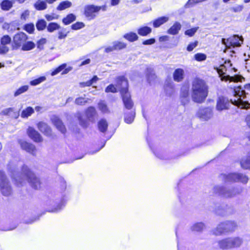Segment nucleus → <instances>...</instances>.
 Segmentation results:
<instances>
[{
    "label": "nucleus",
    "mask_w": 250,
    "mask_h": 250,
    "mask_svg": "<svg viewBox=\"0 0 250 250\" xmlns=\"http://www.w3.org/2000/svg\"><path fill=\"white\" fill-rule=\"evenodd\" d=\"M35 47V44L32 42H24L22 45L21 49L23 51H29L33 49Z\"/></svg>",
    "instance_id": "ea45409f"
},
{
    "label": "nucleus",
    "mask_w": 250,
    "mask_h": 250,
    "mask_svg": "<svg viewBox=\"0 0 250 250\" xmlns=\"http://www.w3.org/2000/svg\"><path fill=\"white\" fill-rule=\"evenodd\" d=\"M154 153L156 157L162 160H169L172 159L166 152L164 151H157L154 152Z\"/></svg>",
    "instance_id": "e433bc0d"
},
{
    "label": "nucleus",
    "mask_w": 250,
    "mask_h": 250,
    "mask_svg": "<svg viewBox=\"0 0 250 250\" xmlns=\"http://www.w3.org/2000/svg\"><path fill=\"white\" fill-rule=\"evenodd\" d=\"M89 100L90 99L87 98L80 97L75 99L74 103L78 105H83L87 103Z\"/></svg>",
    "instance_id": "4c0bfd02"
},
{
    "label": "nucleus",
    "mask_w": 250,
    "mask_h": 250,
    "mask_svg": "<svg viewBox=\"0 0 250 250\" xmlns=\"http://www.w3.org/2000/svg\"><path fill=\"white\" fill-rule=\"evenodd\" d=\"M76 19V16L73 14H69L62 19V22L65 25H68L75 21Z\"/></svg>",
    "instance_id": "72a5a7b5"
},
{
    "label": "nucleus",
    "mask_w": 250,
    "mask_h": 250,
    "mask_svg": "<svg viewBox=\"0 0 250 250\" xmlns=\"http://www.w3.org/2000/svg\"><path fill=\"white\" fill-rule=\"evenodd\" d=\"M72 6L71 2L66 0L61 2L57 7L58 10L62 11L66 8H69Z\"/></svg>",
    "instance_id": "473e14b6"
},
{
    "label": "nucleus",
    "mask_w": 250,
    "mask_h": 250,
    "mask_svg": "<svg viewBox=\"0 0 250 250\" xmlns=\"http://www.w3.org/2000/svg\"><path fill=\"white\" fill-rule=\"evenodd\" d=\"M9 47L5 45H3L1 43L0 44V54H5L9 51Z\"/></svg>",
    "instance_id": "6e6d98bb"
},
{
    "label": "nucleus",
    "mask_w": 250,
    "mask_h": 250,
    "mask_svg": "<svg viewBox=\"0 0 250 250\" xmlns=\"http://www.w3.org/2000/svg\"><path fill=\"white\" fill-rule=\"evenodd\" d=\"M98 80V78L96 76H94L91 80L86 82H82L80 83V85L81 87L85 86H89L95 83Z\"/></svg>",
    "instance_id": "58836bf2"
},
{
    "label": "nucleus",
    "mask_w": 250,
    "mask_h": 250,
    "mask_svg": "<svg viewBox=\"0 0 250 250\" xmlns=\"http://www.w3.org/2000/svg\"><path fill=\"white\" fill-rule=\"evenodd\" d=\"M101 9L105 10V6H98L94 5H89L84 7V15L89 19H93L95 16V13L99 12Z\"/></svg>",
    "instance_id": "9b49d317"
},
{
    "label": "nucleus",
    "mask_w": 250,
    "mask_h": 250,
    "mask_svg": "<svg viewBox=\"0 0 250 250\" xmlns=\"http://www.w3.org/2000/svg\"><path fill=\"white\" fill-rule=\"evenodd\" d=\"M198 44V42L195 41L193 42L190 43L187 47V50L188 51H191L195 48Z\"/></svg>",
    "instance_id": "680f3d73"
},
{
    "label": "nucleus",
    "mask_w": 250,
    "mask_h": 250,
    "mask_svg": "<svg viewBox=\"0 0 250 250\" xmlns=\"http://www.w3.org/2000/svg\"><path fill=\"white\" fill-rule=\"evenodd\" d=\"M189 97V88L186 85L183 86L181 89L180 97Z\"/></svg>",
    "instance_id": "09e8293b"
},
{
    "label": "nucleus",
    "mask_w": 250,
    "mask_h": 250,
    "mask_svg": "<svg viewBox=\"0 0 250 250\" xmlns=\"http://www.w3.org/2000/svg\"><path fill=\"white\" fill-rule=\"evenodd\" d=\"M11 42V37L8 35H4L0 39V43L3 45H6L9 44Z\"/></svg>",
    "instance_id": "49530a36"
},
{
    "label": "nucleus",
    "mask_w": 250,
    "mask_h": 250,
    "mask_svg": "<svg viewBox=\"0 0 250 250\" xmlns=\"http://www.w3.org/2000/svg\"><path fill=\"white\" fill-rule=\"evenodd\" d=\"M24 29L30 34L32 33L35 30L34 25L32 23L26 24L24 26Z\"/></svg>",
    "instance_id": "8fccbe9b"
},
{
    "label": "nucleus",
    "mask_w": 250,
    "mask_h": 250,
    "mask_svg": "<svg viewBox=\"0 0 250 250\" xmlns=\"http://www.w3.org/2000/svg\"><path fill=\"white\" fill-rule=\"evenodd\" d=\"M9 172L15 184L17 186H22L26 181H28L31 186L36 189L41 188V182L38 178L26 166H23L21 172L18 171L17 165L15 162H10L7 166Z\"/></svg>",
    "instance_id": "f257e3e1"
},
{
    "label": "nucleus",
    "mask_w": 250,
    "mask_h": 250,
    "mask_svg": "<svg viewBox=\"0 0 250 250\" xmlns=\"http://www.w3.org/2000/svg\"><path fill=\"white\" fill-rule=\"evenodd\" d=\"M39 129L46 135H51V130L50 127L45 123L40 122L38 124Z\"/></svg>",
    "instance_id": "6ab92c4d"
},
{
    "label": "nucleus",
    "mask_w": 250,
    "mask_h": 250,
    "mask_svg": "<svg viewBox=\"0 0 250 250\" xmlns=\"http://www.w3.org/2000/svg\"><path fill=\"white\" fill-rule=\"evenodd\" d=\"M47 30L49 32H53L56 30L60 28V26L56 22H50L46 26Z\"/></svg>",
    "instance_id": "79ce46f5"
},
{
    "label": "nucleus",
    "mask_w": 250,
    "mask_h": 250,
    "mask_svg": "<svg viewBox=\"0 0 250 250\" xmlns=\"http://www.w3.org/2000/svg\"><path fill=\"white\" fill-rule=\"evenodd\" d=\"M64 205V202L63 200H62L56 207H54L51 209H49L48 211L51 212H58L62 209Z\"/></svg>",
    "instance_id": "a19ab883"
},
{
    "label": "nucleus",
    "mask_w": 250,
    "mask_h": 250,
    "mask_svg": "<svg viewBox=\"0 0 250 250\" xmlns=\"http://www.w3.org/2000/svg\"><path fill=\"white\" fill-rule=\"evenodd\" d=\"M231 103L234 105L242 109H248L250 108V104L247 102L243 101L240 98H237V99H234L233 101L230 100Z\"/></svg>",
    "instance_id": "a211bd4d"
},
{
    "label": "nucleus",
    "mask_w": 250,
    "mask_h": 250,
    "mask_svg": "<svg viewBox=\"0 0 250 250\" xmlns=\"http://www.w3.org/2000/svg\"><path fill=\"white\" fill-rule=\"evenodd\" d=\"M194 58L197 61H202L206 59V55L203 53H197L194 55Z\"/></svg>",
    "instance_id": "5fc2aeb1"
},
{
    "label": "nucleus",
    "mask_w": 250,
    "mask_h": 250,
    "mask_svg": "<svg viewBox=\"0 0 250 250\" xmlns=\"http://www.w3.org/2000/svg\"><path fill=\"white\" fill-rule=\"evenodd\" d=\"M113 47L115 50H120L126 47V44L120 42H113Z\"/></svg>",
    "instance_id": "a18cd8bd"
},
{
    "label": "nucleus",
    "mask_w": 250,
    "mask_h": 250,
    "mask_svg": "<svg viewBox=\"0 0 250 250\" xmlns=\"http://www.w3.org/2000/svg\"><path fill=\"white\" fill-rule=\"evenodd\" d=\"M197 114L201 119L207 121L213 116L212 108L210 107L201 108L199 109Z\"/></svg>",
    "instance_id": "f8f14e48"
},
{
    "label": "nucleus",
    "mask_w": 250,
    "mask_h": 250,
    "mask_svg": "<svg viewBox=\"0 0 250 250\" xmlns=\"http://www.w3.org/2000/svg\"><path fill=\"white\" fill-rule=\"evenodd\" d=\"M222 176L225 182H241L246 184L249 179L245 175L239 173H231L227 175L222 174Z\"/></svg>",
    "instance_id": "1a4fd4ad"
},
{
    "label": "nucleus",
    "mask_w": 250,
    "mask_h": 250,
    "mask_svg": "<svg viewBox=\"0 0 250 250\" xmlns=\"http://www.w3.org/2000/svg\"><path fill=\"white\" fill-rule=\"evenodd\" d=\"M34 112V110L32 107H28L25 109L22 110L21 113V117L23 118H27L31 116Z\"/></svg>",
    "instance_id": "c9c22d12"
},
{
    "label": "nucleus",
    "mask_w": 250,
    "mask_h": 250,
    "mask_svg": "<svg viewBox=\"0 0 250 250\" xmlns=\"http://www.w3.org/2000/svg\"><path fill=\"white\" fill-rule=\"evenodd\" d=\"M20 145L22 149L32 155L35 154L36 152V147L34 145L25 141H20Z\"/></svg>",
    "instance_id": "dca6fc26"
},
{
    "label": "nucleus",
    "mask_w": 250,
    "mask_h": 250,
    "mask_svg": "<svg viewBox=\"0 0 250 250\" xmlns=\"http://www.w3.org/2000/svg\"><path fill=\"white\" fill-rule=\"evenodd\" d=\"M152 29L148 26H143L138 29V33L142 36H146L151 32Z\"/></svg>",
    "instance_id": "7c9ffc66"
},
{
    "label": "nucleus",
    "mask_w": 250,
    "mask_h": 250,
    "mask_svg": "<svg viewBox=\"0 0 250 250\" xmlns=\"http://www.w3.org/2000/svg\"><path fill=\"white\" fill-rule=\"evenodd\" d=\"M96 113L95 108L93 106L89 107L86 111V115L87 119L89 121L92 122L94 121V117Z\"/></svg>",
    "instance_id": "5701e85b"
},
{
    "label": "nucleus",
    "mask_w": 250,
    "mask_h": 250,
    "mask_svg": "<svg viewBox=\"0 0 250 250\" xmlns=\"http://www.w3.org/2000/svg\"><path fill=\"white\" fill-rule=\"evenodd\" d=\"M46 19L48 21H51L54 20L58 19L59 18V15L53 14L52 15L46 14L45 16Z\"/></svg>",
    "instance_id": "bf43d9fd"
},
{
    "label": "nucleus",
    "mask_w": 250,
    "mask_h": 250,
    "mask_svg": "<svg viewBox=\"0 0 250 250\" xmlns=\"http://www.w3.org/2000/svg\"><path fill=\"white\" fill-rule=\"evenodd\" d=\"M199 27H194L190 29H188L185 32L186 35L188 36L189 37H192L195 33L196 32Z\"/></svg>",
    "instance_id": "603ef678"
},
{
    "label": "nucleus",
    "mask_w": 250,
    "mask_h": 250,
    "mask_svg": "<svg viewBox=\"0 0 250 250\" xmlns=\"http://www.w3.org/2000/svg\"><path fill=\"white\" fill-rule=\"evenodd\" d=\"M146 76L149 83H151L156 78L153 69L151 67L146 68Z\"/></svg>",
    "instance_id": "cd10ccee"
},
{
    "label": "nucleus",
    "mask_w": 250,
    "mask_h": 250,
    "mask_svg": "<svg viewBox=\"0 0 250 250\" xmlns=\"http://www.w3.org/2000/svg\"><path fill=\"white\" fill-rule=\"evenodd\" d=\"M213 190L216 194L226 198H232L241 191V189L238 188H227L220 186H215Z\"/></svg>",
    "instance_id": "20e7f679"
},
{
    "label": "nucleus",
    "mask_w": 250,
    "mask_h": 250,
    "mask_svg": "<svg viewBox=\"0 0 250 250\" xmlns=\"http://www.w3.org/2000/svg\"><path fill=\"white\" fill-rule=\"evenodd\" d=\"M29 137L35 142H41L42 139L40 133L32 127H29L27 130Z\"/></svg>",
    "instance_id": "4468645a"
},
{
    "label": "nucleus",
    "mask_w": 250,
    "mask_h": 250,
    "mask_svg": "<svg viewBox=\"0 0 250 250\" xmlns=\"http://www.w3.org/2000/svg\"><path fill=\"white\" fill-rule=\"evenodd\" d=\"M60 183L61 189L62 190L64 191L66 189V184L65 181L62 178H60Z\"/></svg>",
    "instance_id": "69168bd1"
},
{
    "label": "nucleus",
    "mask_w": 250,
    "mask_h": 250,
    "mask_svg": "<svg viewBox=\"0 0 250 250\" xmlns=\"http://www.w3.org/2000/svg\"><path fill=\"white\" fill-rule=\"evenodd\" d=\"M3 113L5 115L11 116L15 118H17L19 116V113L14 111V108H8L3 111Z\"/></svg>",
    "instance_id": "2f4dec72"
},
{
    "label": "nucleus",
    "mask_w": 250,
    "mask_h": 250,
    "mask_svg": "<svg viewBox=\"0 0 250 250\" xmlns=\"http://www.w3.org/2000/svg\"><path fill=\"white\" fill-rule=\"evenodd\" d=\"M52 121L54 125L62 133H65L66 128L62 121L59 118L57 117H54L52 119Z\"/></svg>",
    "instance_id": "f3484780"
},
{
    "label": "nucleus",
    "mask_w": 250,
    "mask_h": 250,
    "mask_svg": "<svg viewBox=\"0 0 250 250\" xmlns=\"http://www.w3.org/2000/svg\"><path fill=\"white\" fill-rule=\"evenodd\" d=\"M78 119L80 124L83 127H86L87 126V122L83 120L81 115L78 116Z\"/></svg>",
    "instance_id": "0e129e2a"
},
{
    "label": "nucleus",
    "mask_w": 250,
    "mask_h": 250,
    "mask_svg": "<svg viewBox=\"0 0 250 250\" xmlns=\"http://www.w3.org/2000/svg\"><path fill=\"white\" fill-rule=\"evenodd\" d=\"M98 107L99 109L104 114H109L110 113V110L104 101H100L98 104Z\"/></svg>",
    "instance_id": "393cba45"
},
{
    "label": "nucleus",
    "mask_w": 250,
    "mask_h": 250,
    "mask_svg": "<svg viewBox=\"0 0 250 250\" xmlns=\"http://www.w3.org/2000/svg\"><path fill=\"white\" fill-rule=\"evenodd\" d=\"M28 89V86L27 85H24L20 88H19L15 92L14 94L15 96H17L24 92L26 91Z\"/></svg>",
    "instance_id": "3c124183"
},
{
    "label": "nucleus",
    "mask_w": 250,
    "mask_h": 250,
    "mask_svg": "<svg viewBox=\"0 0 250 250\" xmlns=\"http://www.w3.org/2000/svg\"><path fill=\"white\" fill-rule=\"evenodd\" d=\"M46 42V40L45 38H42L40 39L38 42H37V47L40 49H43V45Z\"/></svg>",
    "instance_id": "052dcab7"
},
{
    "label": "nucleus",
    "mask_w": 250,
    "mask_h": 250,
    "mask_svg": "<svg viewBox=\"0 0 250 250\" xmlns=\"http://www.w3.org/2000/svg\"><path fill=\"white\" fill-rule=\"evenodd\" d=\"M169 20V18L166 16H163L153 21V25L155 28H157L161 25L167 22Z\"/></svg>",
    "instance_id": "b1692460"
},
{
    "label": "nucleus",
    "mask_w": 250,
    "mask_h": 250,
    "mask_svg": "<svg viewBox=\"0 0 250 250\" xmlns=\"http://www.w3.org/2000/svg\"><path fill=\"white\" fill-rule=\"evenodd\" d=\"M236 227V224L234 221H227L219 224L213 233L219 235L224 232L233 231Z\"/></svg>",
    "instance_id": "0eeeda50"
},
{
    "label": "nucleus",
    "mask_w": 250,
    "mask_h": 250,
    "mask_svg": "<svg viewBox=\"0 0 250 250\" xmlns=\"http://www.w3.org/2000/svg\"><path fill=\"white\" fill-rule=\"evenodd\" d=\"M205 228V225L202 222L196 223L194 224L191 227V230L192 231L200 232Z\"/></svg>",
    "instance_id": "c756f323"
},
{
    "label": "nucleus",
    "mask_w": 250,
    "mask_h": 250,
    "mask_svg": "<svg viewBox=\"0 0 250 250\" xmlns=\"http://www.w3.org/2000/svg\"><path fill=\"white\" fill-rule=\"evenodd\" d=\"M29 15V11L28 10H25L21 15V18L22 20H25Z\"/></svg>",
    "instance_id": "774afa93"
},
{
    "label": "nucleus",
    "mask_w": 250,
    "mask_h": 250,
    "mask_svg": "<svg viewBox=\"0 0 250 250\" xmlns=\"http://www.w3.org/2000/svg\"><path fill=\"white\" fill-rule=\"evenodd\" d=\"M244 41L242 36L237 35H233L229 38L226 39H222V43L228 48L231 49L235 47H240Z\"/></svg>",
    "instance_id": "6e6552de"
},
{
    "label": "nucleus",
    "mask_w": 250,
    "mask_h": 250,
    "mask_svg": "<svg viewBox=\"0 0 250 250\" xmlns=\"http://www.w3.org/2000/svg\"><path fill=\"white\" fill-rule=\"evenodd\" d=\"M230 102L229 99L224 97H219L217 101L216 109L221 111L229 108Z\"/></svg>",
    "instance_id": "ddd939ff"
},
{
    "label": "nucleus",
    "mask_w": 250,
    "mask_h": 250,
    "mask_svg": "<svg viewBox=\"0 0 250 250\" xmlns=\"http://www.w3.org/2000/svg\"><path fill=\"white\" fill-rule=\"evenodd\" d=\"M35 8L37 10H43L47 8V4L45 1L38 0L34 4Z\"/></svg>",
    "instance_id": "bb28decb"
},
{
    "label": "nucleus",
    "mask_w": 250,
    "mask_h": 250,
    "mask_svg": "<svg viewBox=\"0 0 250 250\" xmlns=\"http://www.w3.org/2000/svg\"><path fill=\"white\" fill-rule=\"evenodd\" d=\"M155 40L154 39H150L148 40H146L143 42V44L144 45H149L155 43Z\"/></svg>",
    "instance_id": "338daca9"
},
{
    "label": "nucleus",
    "mask_w": 250,
    "mask_h": 250,
    "mask_svg": "<svg viewBox=\"0 0 250 250\" xmlns=\"http://www.w3.org/2000/svg\"><path fill=\"white\" fill-rule=\"evenodd\" d=\"M124 38L128 40L130 42H133L136 41L138 39V37L137 34L135 33L130 32L128 34H126L124 36Z\"/></svg>",
    "instance_id": "c03bdc74"
},
{
    "label": "nucleus",
    "mask_w": 250,
    "mask_h": 250,
    "mask_svg": "<svg viewBox=\"0 0 250 250\" xmlns=\"http://www.w3.org/2000/svg\"><path fill=\"white\" fill-rule=\"evenodd\" d=\"M98 126L99 130L103 132H105L108 127V123L104 119H102L98 123Z\"/></svg>",
    "instance_id": "a878e982"
},
{
    "label": "nucleus",
    "mask_w": 250,
    "mask_h": 250,
    "mask_svg": "<svg viewBox=\"0 0 250 250\" xmlns=\"http://www.w3.org/2000/svg\"><path fill=\"white\" fill-rule=\"evenodd\" d=\"M36 27L38 30L42 31L46 27V22L43 19L39 20L36 23Z\"/></svg>",
    "instance_id": "37998d69"
},
{
    "label": "nucleus",
    "mask_w": 250,
    "mask_h": 250,
    "mask_svg": "<svg viewBox=\"0 0 250 250\" xmlns=\"http://www.w3.org/2000/svg\"><path fill=\"white\" fill-rule=\"evenodd\" d=\"M0 189L3 195L9 196L12 192V189L9 181L5 173L0 170Z\"/></svg>",
    "instance_id": "423d86ee"
},
{
    "label": "nucleus",
    "mask_w": 250,
    "mask_h": 250,
    "mask_svg": "<svg viewBox=\"0 0 250 250\" xmlns=\"http://www.w3.org/2000/svg\"><path fill=\"white\" fill-rule=\"evenodd\" d=\"M240 164L242 168L249 169L250 168V152L248 156L243 158L240 162Z\"/></svg>",
    "instance_id": "c85d7f7f"
},
{
    "label": "nucleus",
    "mask_w": 250,
    "mask_h": 250,
    "mask_svg": "<svg viewBox=\"0 0 250 250\" xmlns=\"http://www.w3.org/2000/svg\"><path fill=\"white\" fill-rule=\"evenodd\" d=\"M27 39V35L24 33L21 32L17 33L13 37V49H17L19 48L22 46Z\"/></svg>",
    "instance_id": "9d476101"
},
{
    "label": "nucleus",
    "mask_w": 250,
    "mask_h": 250,
    "mask_svg": "<svg viewBox=\"0 0 250 250\" xmlns=\"http://www.w3.org/2000/svg\"><path fill=\"white\" fill-rule=\"evenodd\" d=\"M84 26V24L82 22H77L76 23L71 25V28L73 30H78L83 28Z\"/></svg>",
    "instance_id": "864d4df0"
},
{
    "label": "nucleus",
    "mask_w": 250,
    "mask_h": 250,
    "mask_svg": "<svg viewBox=\"0 0 250 250\" xmlns=\"http://www.w3.org/2000/svg\"><path fill=\"white\" fill-rule=\"evenodd\" d=\"M135 117V112L131 110L128 112H125L124 121L128 124H131L133 123Z\"/></svg>",
    "instance_id": "412c9836"
},
{
    "label": "nucleus",
    "mask_w": 250,
    "mask_h": 250,
    "mask_svg": "<svg viewBox=\"0 0 250 250\" xmlns=\"http://www.w3.org/2000/svg\"><path fill=\"white\" fill-rule=\"evenodd\" d=\"M117 87L120 89V93L122 100L126 109L130 110L133 106V103L131 99V96L128 91V82L124 76H120L117 78Z\"/></svg>",
    "instance_id": "7ed1b4c3"
},
{
    "label": "nucleus",
    "mask_w": 250,
    "mask_h": 250,
    "mask_svg": "<svg viewBox=\"0 0 250 250\" xmlns=\"http://www.w3.org/2000/svg\"><path fill=\"white\" fill-rule=\"evenodd\" d=\"M182 27L181 24L178 22H175L174 24L167 30V33L175 35L178 34Z\"/></svg>",
    "instance_id": "4be33fe9"
},
{
    "label": "nucleus",
    "mask_w": 250,
    "mask_h": 250,
    "mask_svg": "<svg viewBox=\"0 0 250 250\" xmlns=\"http://www.w3.org/2000/svg\"><path fill=\"white\" fill-rule=\"evenodd\" d=\"M164 90L167 96L170 97L173 95L175 92V84L173 82L170 80L166 81L164 85Z\"/></svg>",
    "instance_id": "2eb2a0df"
},
{
    "label": "nucleus",
    "mask_w": 250,
    "mask_h": 250,
    "mask_svg": "<svg viewBox=\"0 0 250 250\" xmlns=\"http://www.w3.org/2000/svg\"><path fill=\"white\" fill-rule=\"evenodd\" d=\"M12 6V2L9 0H4L0 3L1 9L5 11L9 10Z\"/></svg>",
    "instance_id": "f704fd0d"
},
{
    "label": "nucleus",
    "mask_w": 250,
    "mask_h": 250,
    "mask_svg": "<svg viewBox=\"0 0 250 250\" xmlns=\"http://www.w3.org/2000/svg\"><path fill=\"white\" fill-rule=\"evenodd\" d=\"M184 71L181 68L176 69L173 74V79L177 82H181L184 79Z\"/></svg>",
    "instance_id": "aec40b11"
},
{
    "label": "nucleus",
    "mask_w": 250,
    "mask_h": 250,
    "mask_svg": "<svg viewBox=\"0 0 250 250\" xmlns=\"http://www.w3.org/2000/svg\"><path fill=\"white\" fill-rule=\"evenodd\" d=\"M46 80L45 76H41L37 79L33 80L30 82L31 85H37Z\"/></svg>",
    "instance_id": "de8ad7c7"
},
{
    "label": "nucleus",
    "mask_w": 250,
    "mask_h": 250,
    "mask_svg": "<svg viewBox=\"0 0 250 250\" xmlns=\"http://www.w3.org/2000/svg\"><path fill=\"white\" fill-rule=\"evenodd\" d=\"M105 91L107 93L108 92H112V93H115L117 92L116 88L115 87V86L112 84H109L105 90Z\"/></svg>",
    "instance_id": "13d9d810"
},
{
    "label": "nucleus",
    "mask_w": 250,
    "mask_h": 250,
    "mask_svg": "<svg viewBox=\"0 0 250 250\" xmlns=\"http://www.w3.org/2000/svg\"><path fill=\"white\" fill-rule=\"evenodd\" d=\"M192 99L196 103L203 102L207 96L208 88L203 80L195 79L192 83Z\"/></svg>",
    "instance_id": "f03ea898"
},
{
    "label": "nucleus",
    "mask_w": 250,
    "mask_h": 250,
    "mask_svg": "<svg viewBox=\"0 0 250 250\" xmlns=\"http://www.w3.org/2000/svg\"><path fill=\"white\" fill-rule=\"evenodd\" d=\"M197 3L195 0H188L185 5L186 8H189L193 6L194 4Z\"/></svg>",
    "instance_id": "e2e57ef3"
},
{
    "label": "nucleus",
    "mask_w": 250,
    "mask_h": 250,
    "mask_svg": "<svg viewBox=\"0 0 250 250\" xmlns=\"http://www.w3.org/2000/svg\"><path fill=\"white\" fill-rule=\"evenodd\" d=\"M69 33L68 31L66 32L65 29H63L62 31H60L58 32V38L60 40L65 38L67 36V34Z\"/></svg>",
    "instance_id": "4d7b16f0"
},
{
    "label": "nucleus",
    "mask_w": 250,
    "mask_h": 250,
    "mask_svg": "<svg viewBox=\"0 0 250 250\" xmlns=\"http://www.w3.org/2000/svg\"><path fill=\"white\" fill-rule=\"evenodd\" d=\"M242 243L243 240L240 237H229L219 241L218 245L221 249L229 250L240 247Z\"/></svg>",
    "instance_id": "39448f33"
}]
</instances>
